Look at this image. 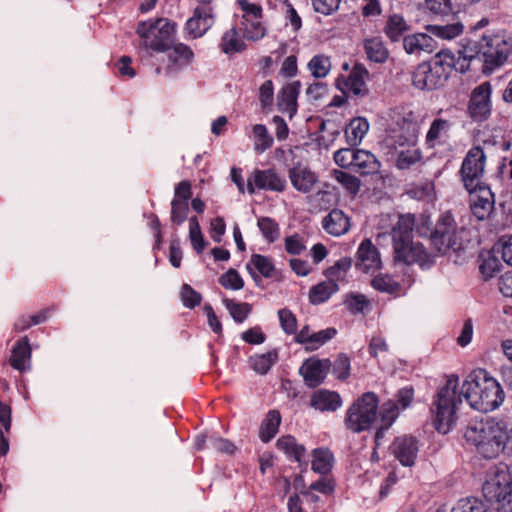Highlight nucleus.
<instances>
[{
  "instance_id": "obj_1",
  "label": "nucleus",
  "mask_w": 512,
  "mask_h": 512,
  "mask_svg": "<svg viewBox=\"0 0 512 512\" xmlns=\"http://www.w3.org/2000/svg\"><path fill=\"white\" fill-rule=\"evenodd\" d=\"M458 383V376L450 375L438 388L430 407L433 425L442 434L448 433L455 425L462 396L471 408L484 413L498 408L504 400L500 384L483 369L475 370L466 377L460 394L457 392Z\"/></svg>"
},
{
  "instance_id": "obj_2",
  "label": "nucleus",
  "mask_w": 512,
  "mask_h": 512,
  "mask_svg": "<svg viewBox=\"0 0 512 512\" xmlns=\"http://www.w3.org/2000/svg\"><path fill=\"white\" fill-rule=\"evenodd\" d=\"M136 33L145 47L158 52L168 51L170 67L178 69L187 65L193 57V52L187 45L174 44L175 24L167 18L142 21L138 24Z\"/></svg>"
},
{
  "instance_id": "obj_3",
  "label": "nucleus",
  "mask_w": 512,
  "mask_h": 512,
  "mask_svg": "<svg viewBox=\"0 0 512 512\" xmlns=\"http://www.w3.org/2000/svg\"><path fill=\"white\" fill-rule=\"evenodd\" d=\"M414 226L415 216L413 214L398 216L391 231L394 261L406 265L418 263L422 267L429 266L431 260L424 246L420 242L413 241Z\"/></svg>"
},
{
  "instance_id": "obj_4",
  "label": "nucleus",
  "mask_w": 512,
  "mask_h": 512,
  "mask_svg": "<svg viewBox=\"0 0 512 512\" xmlns=\"http://www.w3.org/2000/svg\"><path fill=\"white\" fill-rule=\"evenodd\" d=\"M464 437L485 458L497 456L508 439L505 426L494 418L470 423Z\"/></svg>"
},
{
  "instance_id": "obj_5",
  "label": "nucleus",
  "mask_w": 512,
  "mask_h": 512,
  "mask_svg": "<svg viewBox=\"0 0 512 512\" xmlns=\"http://www.w3.org/2000/svg\"><path fill=\"white\" fill-rule=\"evenodd\" d=\"M485 499L497 504L498 512H512V476L505 465L490 469L486 481L482 486Z\"/></svg>"
},
{
  "instance_id": "obj_6",
  "label": "nucleus",
  "mask_w": 512,
  "mask_h": 512,
  "mask_svg": "<svg viewBox=\"0 0 512 512\" xmlns=\"http://www.w3.org/2000/svg\"><path fill=\"white\" fill-rule=\"evenodd\" d=\"M379 400L373 392L364 393L347 410L346 427L354 433L371 428L377 418Z\"/></svg>"
},
{
  "instance_id": "obj_7",
  "label": "nucleus",
  "mask_w": 512,
  "mask_h": 512,
  "mask_svg": "<svg viewBox=\"0 0 512 512\" xmlns=\"http://www.w3.org/2000/svg\"><path fill=\"white\" fill-rule=\"evenodd\" d=\"M462 232L463 228L457 226L451 212L446 211L440 215L436 223L431 236L432 244L441 254H445L449 250L459 251L464 248Z\"/></svg>"
},
{
  "instance_id": "obj_8",
  "label": "nucleus",
  "mask_w": 512,
  "mask_h": 512,
  "mask_svg": "<svg viewBox=\"0 0 512 512\" xmlns=\"http://www.w3.org/2000/svg\"><path fill=\"white\" fill-rule=\"evenodd\" d=\"M483 71L491 72L502 66L512 53V39L503 35H484L480 39Z\"/></svg>"
},
{
  "instance_id": "obj_9",
  "label": "nucleus",
  "mask_w": 512,
  "mask_h": 512,
  "mask_svg": "<svg viewBox=\"0 0 512 512\" xmlns=\"http://www.w3.org/2000/svg\"><path fill=\"white\" fill-rule=\"evenodd\" d=\"M402 130L405 135H400L395 142L396 166L399 169H408L421 158V153L416 147L419 124L415 121L404 120Z\"/></svg>"
},
{
  "instance_id": "obj_10",
  "label": "nucleus",
  "mask_w": 512,
  "mask_h": 512,
  "mask_svg": "<svg viewBox=\"0 0 512 512\" xmlns=\"http://www.w3.org/2000/svg\"><path fill=\"white\" fill-rule=\"evenodd\" d=\"M451 72L450 64L442 60L419 64L412 75V83L416 88L433 90L445 84Z\"/></svg>"
},
{
  "instance_id": "obj_11",
  "label": "nucleus",
  "mask_w": 512,
  "mask_h": 512,
  "mask_svg": "<svg viewBox=\"0 0 512 512\" xmlns=\"http://www.w3.org/2000/svg\"><path fill=\"white\" fill-rule=\"evenodd\" d=\"M486 155L479 146L471 148L466 154L460 169L461 181L466 191H473L485 185L482 177L485 172Z\"/></svg>"
},
{
  "instance_id": "obj_12",
  "label": "nucleus",
  "mask_w": 512,
  "mask_h": 512,
  "mask_svg": "<svg viewBox=\"0 0 512 512\" xmlns=\"http://www.w3.org/2000/svg\"><path fill=\"white\" fill-rule=\"evenodd\" d=\"M491 84L484 82L475 87L469 101V112L476 121H484L491 114Z\"/></svg>"
},
{
  "instance_id": "obj_13",
  "label": "nucleus",
  "mask_w": 512,
  "mask_h": 512,
  "mask_svg": "<svg viewBox=\"0 0 512 512\" xmlns=\"http://www.w3.org/2000/svg\"><path fill=\"white\" fill-rule=\"evenodd\" d=\"M470 195V208L478 220L487 219L494 210L495 198L487 185L479 186L473 191H467Z\"/></svg>"
},
{
  "instance_id": "obj_14",
  "label": "nucleus",
  "mask_w": 512,
  "mask_h": 512,
  "mask_svg": "<svg viewBox=\"0 0 512 512\" xmlns=\"http://www.w3.org/2000/svg\"><path fill=\"white\" fill-rule=\"evenodd\" d=\"M214 24V11L211 5L200 4L186 23V30L193 38L203 36Z\"/></svg>"
},
{
  "instance_id": "obj_15",
  "label": "nucleus",
  "mask_w": 512,
  "mask_h": 512,
  "mask_svg": "<svg viewBox=\"0 0 512 512\" xmlns=\"http://www.w3.org/2000/svg\"><path fill=\"white\" fill-rule=\"evenodd\" d=\"M331 366L329 359L309 358L302 364L299 373L303 376L305 383L313 388L324 381Z\"/></svg>"
},
{
  "instance_id": "obj_16",
  "label": "nucleus",
  "mask_w": 512,
  "mask_h": 512,
  "mask_svg": "<svg viewBox=\"0 0 512 512\" xmlns=\"http://www.w3.org/2000/svg\"><path fill=\"white\" fill-rule=\"evenodd\" d=\"M391 453L403 466H413L418 453V441L410 435H402L393 441Z\"/></svg>"
},
{
  "instance_id": "obj_17",
  "label": "nucleus",
  "mask_w": 512,
  "mask_h": 512,
  "mask_svg": "<svg viewBox=\"0 0 512 512\" xmlns=\"http://www.w3.org/2000/svg\"><path fill=\"white\" fill-rule=\"evenodd\" d=\"M32 348L28 336L20 337L12 346L9 364L17 371L30 369Z\"/></svg>"
},
{
  "instance_id": "obj_18",
  "label": "nucleus",
  "mask_w": 512,
  "mask_h": 512,
  "mask_svg": "<svg viewBox=\"0 0 512 512\" xmlns=\"http://www.w3.org/2000/svg\"><path fill=\"white\" fill-rule=\"evenodd\" d=\"M289 179L293 187L302 193L310 192L318 182L317 175L310 168L301 163L289 169Z\"/></svg>"
},
{
  "instance_id": "obj_19",
  "label": "nucleus",
  "mask_w": 512,
  "mask_h": 512,
  "mask_svg": "<svg viewBox=\"0 0 512 512\" xmlns=\"http://www.w3.org/2000/svg\"><path fill=\"white\" fill-rule=\"evenodd\" d=\"M369 78V72L363 64L356 63L347 80L345 86L347 91L355 97H365L369 93V89L366 85V81Z\"/></svg>"
},
{
  "instance_id": "obj_20",
  "label": "nucleus",
  "mask_w": 512,
  "mask_h": 512,
  "mask_svg": "<svg viewBox=\"0 0 512 512\" xmlns=\"http://www.w3.org/2000/svg\"><path fill=\"white\" fill-rule=\"evenodd\" d=\"M356 266L366 273L381 266L379 252L369 239H365L358 248Z\"/></svg>"
},
{
  "instance_id": "obj_21",
  "label": "nucleus",
  "mask_w": 512,
  "mask_h": 512,
  "mask_svg": "<svg viewBox=\"0 0 512 512\" xmlns=\"http://www.w3.org/2000/svg\"><path fill=\"white\" fill-rule=\"evenodd\" d=\"M300 86L299 81L289 83L281 89L277 97L279 110L289 113L290 117H292L297 111V97Z\"/></svg>"
},
{
  "instance_id": "obj_22",
  "label": "nucleus",
  "mask_w": 512,
  "mask_h": 512,
  "mask_svg": "<svg viewBox=\"0 0 512 512\" xmlns=\"http://www.w3.org/2000/svg\"><path fill=\"white\" fill-rule=\"evenodd\" d=\"M325 231L333 236H341L350 228L349 217L339 209H333L322 221Z\"/></svg>"
},
{
  "instance_id": "obj_23",
  "label": "nucleus",
  "mask_w": 512,
  "mask_h": 512,
  "mask_svg": "<svg viewBox=\"0 0 512 512\" xmlns=\"http://www.w3.org/2000/svg\"><path fill=\"white\" fill-rule=\"evenodd\" d=\"M12 427V408L5 401H0V456L9 452V435Z\"/></svg>"
},
{
  "instance_id": "obj_24",
  "label": "nucleus",
  "mask_w": 512,
  "mask_h": 512,
  "mask_svg": "<svg viewBox=\"0 0 512 512\" xmlns=\"http://www.w3.org/2000/svg\"><path fill=\"white\" fill-rule=\"evenodd\" d=\"M253 181L259 189L281 192L284 190L286 182L274 170H256Z\"/></svg>"
},
{
  "instance_id": "obj_25",
  "label": "nucleus",
  "mask_w": 512,
  "mask_h": 512,
  "mask_svg": "<svg viewBox=\"0 0 512 512\" xmlns=\"http://www.w3.org/2000/svg\"><path fill=\"white\" fill-rule=\"evenodd\" d=\"M381 167L378 159L367 150H355V160L352 170L361 175H373L379 172Z\"/></svg>"
},
{
  "instance_id": "obj_26",
  "label": "nucleus",
  "mask_w": 512,
  "mask_h": 512,
  "mask_svg": "<svg viewBox=\"0 0 512 512\" xmlns=\"http://www.w3.org/2000/svg\"><path fill=\"white\" fill-rule=\"evenodd\" d=\"M403 46L408 54H419L422 51L431 53L434 50V40L432 36L417 33L404 37Z\"/></svg>"
},
{
  "instance_id": "obj_27",
  "label": "nucleus",
  "mask_w": 512,
  "mask_h": 512,
  "mask_svg": "<svg viewBox=\"0 0 512 512\" xmlns=\"http://www.w3.org/2000/svg\"><path fill=\"white\" fill-rule=\"evenodd\" d=\"M341 404L340 395L328 390H319L311 398V406L320 411H335Z\"/></svg>"
},
{
  "instance_id": "obj_28",
  "label": "nucleus",
  "mask_w": 512,
  "mask_h": 512,
  "mask_svg": "<svg viewBox=\"0 0 512 512\" xmlns=\"http://www.w3.org/2000/svg\"><path fill=\"white\" fill-rule=\"evenodd\" d=\"M338 290L337 281L328 278L327 281H323L310 289L309 300L314 305L321 304L327 301Z\"/></svg>"
},
{
  "instance_id": "obj_29",
  "label": "nucleus",
  "mask_w": 512,
  "mask_h": 512,
  "mask_svg": "<svg viewBox=\"0 0 512 512\" xmlns=\"http://www.w3.org/2000/svg\"><path fill=\"white\" fill-rule=\"evenodd\" d=\"M369 130V123L363 117L352 119L345 130L347 141L350 145H358Z\"/></svg>"
},
{
  "instance_id": "obj_30",
  "label": "nucleus",
  "mask_w": 512,
  "mask_h": 512,
  "mask_svg": "<svg viewBox=\"0 0 512 512\" xmlns=\"http://www.w3.org/2000/svg\"><path fill=\"white\" fill-rule=\"evenodd\" d=\"M281 423V415L277 410H270L259 431V436L263 442H269L278 432Z\"/></svg>"
},
{
  "instance_id": "obj_31",
  "label": "nucleus",
  "mask_w": 512,
  "mask_h": 512,
  "mask_svg": "<svg viewBox=\"0 0 512 512\" xmlns=\"http://www.w3.org/2000/svg\"><path fill=\"white\" fill-rule=\"evenodd\" d=\"M364 48L368 59L376 63L385 62L389 56L383 41L378 37L366 39Z\"/></svg>"
},
{
  "instance_id": "obj_32",
  "label": "nucleus",
  "mask_w": 512,
  "mask_h": 512,
  "mask_svg": "<svg viewBox=\"0 0 512 512\" xmlns=\"http://www.w3.org/2000/svg\"><path fill=\"white\" fill-rule=\"evenodd\" d=\"M427 31L440 39L451 40L462 33L463 26L459 22L451 24H431L427 25Z\"/></svg>"
},
{
  "instance_id": "obj_33",
  "label": "nucleus",
  "mask_w": 512,
  "mask_h": 512,
  "mask_svg": "<svg viewBox=\"0 0 512 512\" xmlns=\"http://www.w3.org/2000/svg\"><path fill=\"white\" fill-rule=\"evenodd\" d=\"M333 463V454L325 448L313 451L312 470L316 473L327 474Z\"/></svg>"
},
{
  "instance_id": "obj_34",
  "label": "nucleus",
  "mask_w": 512,
  "mask_h": 512,
  "mask_svg": "<svg viewBox=\"0 0 512 512\" xmlns=\"http://www.w3.org/2000/svg\"><path fill=\"white\" fill-rule=\"evenodd\" d=\"M252 266L264 277H272L275 271L272 260L269 257L260 254H253L250 262L246 265L247 270L253 277H255V274L252 271Z\"/></svg>"
},
{
  "instance_id": "obj_35",
  "label": "nucleus",
  "mask_w": 512,
  "mask_h": 512,
  "mask_svg": "<svg viewBox=\"0 0 512 512\" xmlns=\"http://www.w3.org/2000/svg\"><path fill=\"white\" fill-rule=\"evenodd\" d=\"M450 128V123L444 119H435L427 132L426 135V143L429 147H434L436 144L440 143V140L443 136L447 134Z\"/></svg>"
},
{
  "instance_id": "obj_36",
  "label": "nucleus",
  "mask_w": 512,
  "mask_h": 512,
  "mask_svg": "<svg viewBox=\"0 0 512 512\" xmlns=\"http://www.w3.org/2000/svg\"><path fill=\"white\" fill-rule=\"evenodd\" d=\"M278 359L277 351H269L265 354L250 357L252 369L259 374H266Z\"/></svg>"
},
{
  "instance_id": "obj_37",
  "label": "nucleus",
  "mask_w": 512,
  "mask_h": 512,
  "mask_svg": "<svg viewBox=\"0 0 512 512\" xmlns=\"http://www.w3.org/2000/svg\"><path fill=\"white\" fill-rule=\"evenodd\" d=\"M408 30V25L404 18L394 14L386 22L384 32L392 40L398 41L400 37Z\"/></svg>"
},
{
  "instance_id": "obj_38",
  "label": "nucleus",
  "mask_w": 512,
  "mask_h": 512,
  "mask_svg": "<svg viewBox=\"0 0 512 512\" xmlns=\"http://www.w3.org/2000/svg\"><path fill=\"white\" fill-rule=\"evenodd\" d=\"M253 134L255 138L254 150L257 153H263L273 145V138L268 133L267 128L262 124H256L253 127Z\"/></svg>"
},
{
  "instance_id": "obj_39",
  "label": "nucleus",
  "mask_w": 512,
  "mask_h": 512,
  "mask_svg": "<svg viewBox=\"0 0 512 512\" xmlns=\"http://www.w3.org/2000/svg\"><path fill=\"white\" fill-rule=\"evenodd\" d=\"M278 449L282 450L289 456H293L296 461H300L305 451L302 445L297 444L294 437L287 435L277 440Z\"/></svg>"
},
{
  "instance_id": "obj_40",
  "label": "nucleus",
  "mask_w": 512,
  "mask_h": 512,
  "mask_svg": "<svg viewBox=\"0 0 512 512\" xmlns=\"http://www.w3.org/2000/svg\"><path fill=\"white\" fill-rule=\"evenodd\" d=\"M223 303L232 318L238 323H242L252 310V306L249 303H238L228 298L223 299Z\"/></svg>"
},
{
  "instance_id": "obj_41",
  "label": "nucleus",
  "mask_w": 512,
  "mask_h": 512,
  "mask_svg": "<svg viewBox=\"0 0 512 512\" xmlns=\"http://www.w3.org/2000/svg\"><path fill=\"white\" fill-rule=\"evenodd\" d=\"M500 268L501 262L495 255L490 252L481 255V264L479 269L485 278L493 277L500 271Z\"/></svg>"
},
{
  "instance_id": "obj_42",
  "label": "nucleus",
  "mask_w": 512,
  "mask_h": 512,
  "mask_svg": "<svg viewBox=\"0 0 512 512\" xmlns=\"http://www.w3.org/2000/svg\"><path fill=\"white\" fill-rule=\"evenodd\" d=\"M243 42L238 38L235 28H232L224 33L221 42V49L224 53L239 52L243 49Z\"/></svg>"
},
{
  "instance_id": "obj_43",
  "label": "nucleus",
  "mask_w": 512,
  "mask_h": 512,
  "mask_svg": "<svg viewBox=\"0 0 512 512\" xmlns=\"http://www.w3.org/2000/svg\"><path fill=\"white\" fill-rule=\"evenodd\" d=\"M308 67L315 78H323L329 73L331 62L327 56L316 55L310 60Z\"/></svg>"
},
{
  "instance_id": "obj_44",
  "label": "nucleus",
  "mask_w": 512,
  "mask_h": 512,
  "mask_svg": "<svg viewBox=\"0 0 512 512\" xmlns=\"http://www.w3.org/2000/svg\"><path fill=\"white\" fill-rule=\"evenodd\" d=\"M451 512H491L486 505L476 498L460 499Z\"/></svg>"
},
{
  "instance_id": "obj_45",
  "label": "nucleus",
  "mask_w": 512,
  "mask_h": 512,
  "mask_svg": "<svg viewBox=\"0 0 512 512\" xmlns=\"http://www.w3.org/2000/svg\"><path fill=\"white\" fill-rule=\"evenodd\" d=\"M257 224L262 235L268 242L272 243L279 237V226L272 218L261 217L258 219Z\"/></svg>"
},
{
  "instance_id": "obj_46",
  "label": "nucleus",
  "mask_w": 512,
  "mask_h": 512,
  "mask_svg": "<svg viewBox=\"0 0 512 512\" xmlns=\"http://www.w3.org/2000/svg\"><path fill=\"white\" fill-rule=\"evenodd\" d=\"M189 237L195 251L201 253L205 248V240L201 233L198 219L195 216L189 219Z\"/></svg>"
},
{
  "instance_id": "obj_47",
  "label": "nucleus",
  "mask_w": 512,
  "mask_h": 512,
  "mask_svg": "<svg viewBox=\"0 0 512 512\" xmlns=\"http://www.w3.org/2000/svg\"><path fill=\"white\" fill-rule=\"evenodd\" d=\"M333 175L335 180L340 183L348 192L354 195L358 193L361 182L357 177L340 170H334Z\"/></svg>"
},
{
  "instance_id": "obj_48",
  "label": "nucleus",
  "mask_w": 512,
  "mask_h": 512,
  "mask_svg": "<svg viewBox=\"0 0 512 512\" xmlns=\"http://www.w3.org/2000/svg\"><path fill=\"white\" fill-rule=\"evenodd\" d=\"M372 286L381 292L389 294L395 293L399 289V284L389 275H378L373 278Z\"/></svg>"
},
{
  "instance_id": "obj_49",
  "label": "nucleus",
  "mask_w": 512,
  "mask_h": 512,
  "mask_svg": "<svg viewBox=\"0 0 512 512\" xmlns=\"http://www.w3.org/2000/svg\"><path fill=\"white\" fill-rule=\"evenodd\" d=\"M188 211L187 202L173 199L171 202V221L176 225H181L186 220Z\"/></svg>"
},
{
  "instance_id": "obj_50",
  "label": "nucleus",
  "mask_w": 512,
  "mask_h": 512,
  "mask_svg": "<svg viewBox=\"0 0 512 512\" xmlns=\"http://www.w3.org/2000/svg\"><path fill=\"white\" fill-rule=\"evenodd\" d=\"M459 60L460 58L463 61H472L474 59H479L482 61L481 52H480V40H468L466 44L463 45L462 49L459 51Z\"/></svg>"
},
{
  "instance_id": "obj_51",
  "label": "nucleus",
  "mask_w": 512,
  "mask_h": 512,
  "mask_svg": "<svg viewBox=\"0 0 512 512\" xmlns=\"http://www.w3.org/2000/svg\"><path fill=\"white\" fill-rule=\"evenodd\" d=\"M220 284L226 289L239 290L244 286V281L239 273L231 268L219 279Z\"/></svg>"
},
{
  "instance_id": "obj_52",
  "label": "nucleus",
  "mask_w": 512,
  "mask_h": 512,
  "mask_svg": "<svg viewBox=\"0 0 512 512\" xmlns=\"http://www.w3.org/2000/svg\"><path fill=\"white\" fill-rule=\"evenodd\" d=\"M351 265V258H342L326 270V276L328 278L334 279L335 281H339L344 278L345 273L348 271Z\"/></svg>"
},
{
  "instance_id": "obj_53",
  "label": "nucleus",
  "mask_w": 512,
  "mask_h": 512,
  "mask_svg": "<svg viewBox=\"0 0 512 512\" xmlns=\"http://www.w3.org/2000/svg\"><path fill=\"white\" fill-rule=\"evenodd\" d=\"M336 333L337 331L334 328H327L317 333H312L311 340L309 341L308 346H306V350L312 351L317 349L328 340L332 339Z\"/></svg>"
},
{
  "instance_id": "obj_54",
  "label": "nucleus",
  "mask_w": 512,
  "mask_h": 512,
  "mask_svg": "<svg viewBox=\"0 0 512 512\" xmlns=\"http://www.w3.org/2000/svg\"><path fill=\"white\" fill-rule=\"evenodd\" d=\"M344 304L351 313L357 314L364 311L369 301L362 294H349L346 296Z\"/></svg>"
},
{
  "instance_id": "obj_55",
  "label": "nucleus",
  "mask_w": 512,
  "mask_h": 512,
  "mask_svg": "<svg viewBox=\"0 0 512 512\" xmlns=\"http://www.w3.org/2000/svg\"><path fill=\"white\" fill-rule=\"evenodd\" d=\"M278 316L282 329L287 334H294L297 331V319L289 309H281L278 311Z\"/></svg>"
},
{
  "instance_id": "obj_56",
  "label": "nucleus",
  "mask_w": 512,
  "mask_h": 512,
  "mask_svg": "<svg viewBox=\"0 0 512 512\" xmlns=\"http://www.w3.org/2000/svg\"><path fill=\"white\" fill-rule=\"evenodd\" d=\"M401 409L394 401H388L383 404L381 408V420L386 424V428H389L398 416Z\"/></svg>"
},
{
  "instance_id": "obj_57",
  "label": "nucleus",
  "mask_w": 512,
  "mask_h": 512,
  "mask_svg": "<svg viewBox=\"0 0 512 512\" xmlns=\"http://www.w3.org/2000/svg\"><path fill=\"white\" fill-rule=\"evenodd\" d=\"M350 372V359L345 354H339L333 364V373L339 380H346Z\"/></svg>"
},
{
  "instance_id": "obj_58",
  "label": "nucleus",
  "mask_w": 512,
  "mask_h": 512,
  "mask_svg": "<svg viewBox=\"0 0 512 512\" xmlns=\"http://www.w3.org/2000/svg\"><path fill=\"white\" fill-rule=\"evenodd\" d=\"M355 160V151L349 148L339 149L334 153V161L335 163L342 168H351L353 167Z\"/></svg>"
},
{
  "instance_id": "obj_59",
  "label": "nucleus",
  "mask_w": 512,
  "mask_h": 512,
  "mask_svg": "<svg viewBox=\"0 0 512 512\" xmlns=\"http://www.w3.org/2000/svg\"><path fill=\"white\" fill-rule=\"evenodd\" d=\"M181 298L183 304L188 308H194L201 302V295L188 284L182 286Z\"/></svg>"
},
{
  "instance_id": "obj_60",
  "label": "nucleus",
  "mask_w": 512,
  "mask_h": 512,
  "mask_svg": "<svg viewBox=\"0 0 512 512\" xmlns=\"http://www.w3.org/2000/svg\"><path fill=\"white\" fill-rule=\"evenodd\" d=\"M341 0H312L315 11L324 15L335 12L340 5Z\"/></svg>"
},
{
  "instance_id": "obj_61",
  "label": "nucleus",
  "mask_w": 512,
  "mask_h": 512,
  "mask_svg": "<svg viewBox=\"0 0 512 512\" xmlns=\"http://www.w3.org/2000/svg\"><path fill=\"white\" fill-rule=\"evenodd\" d=\"M274 92L273 83L271 80L265 81L259 89V100L263 108H266L273 103Z\"/></svg>"
},
{
  "instance_id": "obj_62",
  "label": "nucleus",
  "mask_w": 512,
  "mask_h": 512,
  "mask_svg": "<svg viewBox=\"0 0 512 512\" xmlns=\"http://www.w3.org/2000/svg\"><path fill=\"white\" fill-rule=\"evenodd\" d=\"M285 250L291 255H299L305 250L299 235L294 234L285 238Z\"/></svg>"
},
{
  "instance_id": "obj_63",
  "label": "nucleus",
  "mask_w": 512,
  "mask_h": 512,
  "mask_svg": "<svg viewBox=\"0 0 512 512\" xmlns=\"http://www.w3.org/2000/svg\"><path fill=\"white\" fill-rule=\"evenodd\" d=\"M427 9L435 15H447L450 12L449 0H426Z\"/></svg>"
},
{
  "instance_id": "obj_64",
  "label": "nucleus",
  "mask_w": 512,
  "mask_h": 512,
  "mask_svg": "<svg viewBox=\"0 0 512 512\" xmlns=\"http://www.w3.org/2000/svg\"><path fill=\"white\" fill-rule=\"evenodd\" d=\"M285 8L286 19L289 20L295 31L299 30L302 26V21L292 4L288 0L281 1Z\"/></svg>"
}]
</instances>
